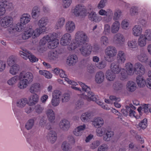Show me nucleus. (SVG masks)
I'll return each mask as SVG.
<instances>
[{"label":"nucleus","instance_id":"nucleus-22","mask_svg":"<svg viewBox=\"0 0 151 151\" xmlns=\"http://www.w3.org/2000/svg\"><path fill=\"white\" fill-rule=\"evenodd\" d=\"M85 128L86 125L84 124L78 127L73 131L74 134L77 136H81L82 134L83 131L85 129Z\"/></svg>","mask_w":151,"mask_h":151},{"label":"nucleus","instance_id":"nucleus-11","mask_svg":"<svg viewBox=\"0 0 151 151\" xmlns=\"http://www.w3.org/2000/svg\"><path fill=\"white\" fill-rule=\"evenodd\" d=\"M86 12L85 7L79 4L77 5L74 9V14L76 16H83Z\"/></svg>","mask_w":151,"mask_h":151},{"label":"nucleus","instance_id":"nucleus-54","mask_svg":"<svg viewBox=\"0 0 151 151\" xmlns=\"http://www.w3.org/2000/svg\"><path fill=\"white\" fill-rule=\"evenodd\" d=\"M126 109H122L121 110V112L124 116H126L128 115L129 111H131V109L128 106H126Z\"/></svg>","mask_w":151,"mask_h":151},{"label":"nucleus","instance_id":"nucleus-19","mask_svg":"<svg viewBox=\"0 0 151 151\" xmlns=\"http://www.w3.org/2000/svg\"><path fill=\"white\" fill-rule=\"evenodd\" d=\"M110 68L111 71L115 74L119 73L122 69L119 67L118 64L116 62H114L111 63Z\"/></svg>","mask_w":151,"mask_h":151},{"label":"nucleus","instance_id":"nucleus-16","mask_svg":"<svg viewBox=\"0 0 151 151\" xmlns=\"http://www.w3.org/2000/svg\"><path fill=\"white\" fill-rule=\"evenodd\" d=\"M57 134L56 132L52 130L50 131L47 136V138L51 143L53 144L57 139Z\"/></svg>","mask_w":151,"mask_h":151},{"label":"nucleus","instance_id":"nucleus-10","mask_svg":"<svg viewBox=\"0 0 151 151\" xmlns=\"http://www.w3.org/2000/svg\"><path fill=\"white\" fill-rule=\"evenodd\" d=\"M60 129L63 131H67L70 127V122L67 119H63L61 120L59 124Z\"/></svg>","mask_w":151,"mask_h":151},{"label":"nucleus","instance_id":"nucleus-64","mask_svg":"<svg viewBox=\"0 0 151 151\" xmlns=\"http://www.w3.org/2000/svg\"><path fill=\"white\" fill-rule=\"evenodd\" d=\"M107 1V0H101L98 4V8L99 9L103 8L105 6V4Z\"/></svg>","mask_w":151,"mask_h":151},{"label":"nucleus","instance_id":"nucleus-9","mask_svg":"<svg viewBox=\"0 0 151 151\" xmlns=\"http://www.w3.org/2000/svg\"><path fill=\"white\" fill-rule=\"evenodd\" d=\"M1 24L2 27L7 28L10 27L13 22V18L10 17L6 16L1 20Z\"/></svg>","mask_w":151,"mask_h":151},{"label":"nucleus","instance_id":"nucleus-44","mask_svg":"<svg viewBox=\"0 0 151 151\" xmlns=\"http://www.w3.org/2000/svg\"><path fill=\"white\" fill-rule=\"evenodd\" d=\"M40 87V84L38 83H36L32 84L29 89L30 92L34 93L37 91Z\"/></svg>","mask_w":151,"mask_h":151},{"label":"nucleus","instance_id":"nucleus-3","mask_svg":"<svg viewBox=\"0 0 151 151\" xmlns=\"http://www.w3.org/2000/svg\"><path fill=\"white\" fill-rule=\"evenodd\" d=\"M106 129L104 128H98L96 130V132L97 135L99 136H101L103 135V139L105 141H109L111 138L114 135V133L113 131H107L106 132Z\"/></svg>","mask_w":151,"mask_h":151},{"label":"nucleus","instance_id":"nucleus-21","mask_svg":"<svg viewBox=\"0 0 151 151\" xmlns=\"http://www.w3.org/2000/svg\"><path fill=\"white\" fill-rule=\"evenodd\" d=\"M78 59L76 55H70L67 59V63L70 66L74 65L77 62Z\"/></svg>","mask_w":151,"mask_h":151},{"label":"nucleus","instance_id":"nucleus-60","mask_svg":"<svg viewBox=\"0 0 151 151\" xmlns=\"http://www.w3.org/2000/svg\"><path fill=\"white\" fill-rule=\"evenodd\" d=\"M17 80V77L16 76H14L7 81V83L10 85H13L16 83Z\"/></svg>","mask_w":151,"mask_h":151},{"label":"nucleus","instance_id":"nucleus-25","mask_svg":"<svg viewBox=\"0 0 151 151\" xmlns=\"http://www.w3.org/2000/svg\"><path fill=\"white\" fill-rule=\"evenodd\" d=\"M126 89L129 92H134L136 89L135 83L133 81H129L127 84Z\"/></svg>","mask_w":151,"mask_h":151},{"label":"nucleus","instance_id":"nucleus-52","mask_svg":"<svg viewBox=\"0 0 151 151\" xmlns=\"http://www.w3.org/2000/svg\"><path fill=\"white\" fill-rule=\"evenodd\" d=\"M70 98V95L68 93H64L61 99V101L63 103H65L68 101Z\"/></svg>","mask_w":151,"mask_h":151},{"label":"nucleus","instance_id":"nucleus-31","mask_svg":"<svg viewBox=\"0 0 151 151\" xmlns=\"http://www.w3.org/2000/svg\"><path fill=\"white\" fill-rule=\"evenodd\" d=\"M92 114L91 112H86L82 114L81 117L82 121L86 122L89 121V120L92 116Z\"/></svg>","mask_w":151,"mask_h":151},{"label":"nucleus","instance_id":"nucleus-58","mask_svg":"<svg viewBox=\"0 0 151 151\" xmlns=\"http://www.w3.org/2000/svg\"><path fill=\"white\" fill-rule=\"evenodd\" d=\"M139 127L142 129H145L147 126V121L146 119H144L139 124Z\"/></svg>","mask_w":151,"mask_h":151},{"label":"nucleus","instance_id":"nucleus-1","mask_svg":"<svg viewBox=\"0 0 151 151\" xmlns=\"http://www.w3.org/2000/svg\"><path fill=\"white\" fill-rule=\"evenodd\" d=\"M78 83L82 88V90L80 88L76 87L75 86H72L71 87V88L76 90L80 91L81 93L82 92V94L86 96V98L88 101H94L98 105H101L102 103L97 100L96 96L94 94V93L91 91L89 87L81 82H79Z\"/></svg>","mask_w":151,"mask_h":151},{"label":"nucleus","instance_id":"nucleus-39","mask_svg":"<svg viewBox=\"0 0 151 151\" xmlns=\"http://www.w3.org/2000/svg\"><path fill=\"white\" fill-rule=\"evenodd\" d=\"M40 14V9L37 6L34 7L32 9V17L34 18H36L38 17Z\"/></svg>","mask_w":151,"mask_h":151},{"label":"nucleus","instance_id":"nucleus-59","mask_svg":"<svg viewBox=\"0 0 151 151\" xmlns=\"http://www.w3.org/2000/svg\"><path fill=\"white\" fill-rule=\"evenodd\" d=\"M60 99L52 97V99L51 100V104L52 105L54 106H58L60 103Z\"/></svg>","mask_w":151,"mask_h":151},{"label":"nucleus","instance_id":"nucleus-57","mask_svg":"<svg viewBox=\"0 0 151 151\" xmlns=\"http://www.w3.org/2000/svg\"><path fill=\"white\" fill-rule=\"evenodd\" d=\"M108 149V146L105 144H103L100 146L98 148V151H107Z\"/></svg>","mask_w":151,"mask_h":151},{"label":"nucleus","instance_id":"nucleus-26","mask_svg":"<svg viewBox=\"0 0 151 151\" xmlns=\"http://www.w3.org/2000/svg\"><path fill=\"white\" fill-rule=\"evenodd\" d=\"M48 19L46 17H43L40 19L38 23V25L40 28L45 31V27L47 24Z\"/></svg>","mask_w":151,"mask_h":151},{"label":"nucleus","instance_id":"nucleus-48","mask_svg":"<svg viewBox=\"0 0 151 151\" xmlns=\"http://www.w3.org/2000/svg\"><path fill=\"white\" fill-rule=\"evenodd\" d=\"M61 147L63 151H70L71 149L70 144L65 141H64L63 142Z\"/></svg>","mask_w":151,"mask_h":151},{"label":"nucleus","instance_id":"nucleus-56","mask_svg":"<svg viewBox=\"0 0 151 151\" xmlns=\"http://www.w3.org/2000/svg\"><path fill=\"white\" fill-rule=\"evenodd\" d=\"M62 95L61 91L59 90H55L52 93V97L60 99V97Z\"/></svg>","mask_w":151,"mask_h":151},{"label":"nucleus","instance_id":"nucleus-13","mask_svg":"<svg viewBox=\"0 0 151 151\" xmlns=\"http://www.w3.org/2000/svg\"><path fill=\"white\" fill-rule=\"evenodd\" d=\"M21 23H18L15 25H12L9 28L8 31L10 33H12L16 31H22L24 28V26Z\"/></svg>","mask_w":151,"mask_h":151},{"label":"nucleus","instance_id":"nucleus-12","mask_svg":"<svg viewBox=\"0 0 151 151\" xmlns=\"http://www.w3.org/2000/svg\"><path fill=\"white\" fill-rule=\"evenodd\" d=\"M134 69L136 73L139 75L142 76L145 72V69L144 66L141 63H135Z\"/></svg>","mask_w":151,"mask_h":151},{"label":"nucleus","instance_id":"nucleus-46","mask_svg":"<svg viewBox=\"0 0 151 151\" xmlns=\"http://www.w3.org/2000/svg\"><path fill=\"white\" fill-rule=\"evenodd\" d=\"M138 59L140 62H145L148 59V57L147 55L144 53H142L140 55H138Z\"/></svg>","mask_w":151,"mask_h":151},{"label":"nucleus","instance_id":"nucleus-27","mask_svg":"<svg viewBox=\"0 0 151 151\" xmlns=\"http://www.w3.org/2000/svg\"><path fill=\"white\" fill-rule=\"evenodd\" d=\"M30 19V16L28 14H24L22 15L20 19V23L25 25L29 22Z\"/></svg>","mask_w":151,"mask_h":151},{"label":"nucleus","instance_id":"nucleus-23","mask_svg":"<svg viewBox=\"0 0 151 151\" xmlns=\"http://www.w3.org/2000/svg\"><path fill=\"white\" fill-rule=\"evenodd\" d=\"M114 40L117 44L120 45L124 42V37L122 34L117 33L114 35Z\"/></svg>","mask_w":151,"mask_h":151},{"label":"nucleus","instance_id":"nucleus-5","mask_svg":"<svg viewBox=\"0 0 151 151\" xmlns=\"http://www.w3.org/2000/svg\"><path fill=\"white\" fill-rule=\"evenodd\" d=\"M19 54L24 59H29L32 63L35 62L38 60V58L32 55L29 51L26 50H23L22 51H20Z\"/></svg>","mask_w":151,"mask_h":151},{"label":"nucleus","instance_id":"nucleus-63","mask_svg":"<svg viewBox=\"0 0 151 151\" xmlns=\"http://www.w3.org/2000/svg\"><path fill=\"white\" fill-rule=\"evenodd\" d=\"M128 45L131 48H135L137 46V42L135 40H132L131 41L128 42Z\"/></svg>","mask_w":151,"mask_h":151},{"label":"nucleus","instance_id":"nucleus-2","mask_svg":"<svg viewBox=\"0 0 151 151\" xmlns=\"http://www.w3.org/2000/svg\"><path fill=\"white\" fill-rule=\"evenodd\" d=\"M33 78V76L32 73L22 72L19 76L20 80L18 84V87L21 89L26 88L28 84L32 82Z\"/></svg>","mask_w":151,"mask_h":151},{"label":"nucleus","instance_id":"nucleus-28","mask_svg":"<svg viewBox=\"0 0 151 151\" xmlns=\"http://www.w3.org/2000/svg\"><path fill=\"white\" fill-rule=\"evenodd\" d=\"M75 28V24L73 22L69 21L66 23L65 29L68 32L70 33L72 32L74 30Z\"/></svg>","mask_w":151,"mask_h":151},{"label":"nucleus","instance_id":"nucleus-6","mask_svg":"<svg viewBox=\"0 0 151 151\" xmlns=\"http://www.w3.org/2000/svg\"><path fill=\"white\" fill-rule=\"evenodd\" d=\"M106 55L109 57L108 58L105 57V59L108 62H111L113 60L111 59V58L114 56L116 54L117 51L116 48L113 46H109L105 50Z\"/></svg>","mask_w":151,"mask_h":151},{"label":"nucleus","instance_id":"nucleus-42","mask_svg":"<svg viewBox=\"0 0 151 151\" xmlns=\"http://www.w3.org/2000/svg\"><path fill=\"white\" fill-rule=\"evenodd\" d=\"M65 22V19L64 18L62 17L59 19L57 23L55 28L58 29L63 27Z\"/></svg>","mask_w":151,"mask_h":151},{"label":"nucleus","instance_id":"nucleus-47","mask_svg":"<svg viewBox=\"0 0 151 151\" xmlns=\"http://www.w3.org/2000/svg\"><path fill=\"white\" fill-rule=\"evenodd\" d=\"M44 32H45V31L43 30L41 28H37L35 29L34 31L33 30L32 36L33 38H35V37L39 36L41 33Z\"/></svg>","mask_w":151,"mask_h":151},{"label":"nucleus","instance_id":"nucleus-45","mask_svg":"<svg viewBox=\"0 0 151 151\" xmlns=\"http://www.w3.org/2000/svg\"><path fill=\"white\" fill-rule=\"evenodd\" d=\"M34 120L33 119H29L26 123L25 127L27 130L31 129L34 125Z\"/></svg>","mask_w":151,"mask_h":151},{"label":"nucleus","instance_id":"nucleus-50","mask_svg":"<svg viewBox=\"0 0 151 151\" xmlns=\"http://www.w3.org/2000/svg\"><path fill=\"white\" fill-rule=\"evenodd\" d=\"M113 86L115 90L118 91L122 90L123 86L122 83L119 82H116L113 84Z\"/></svg>","mask_w":151,"mask_h":151},{"label":"nucleus","instance_id":"nucleus-36","mask_svg":"<svg viewBox=\"0 0 151 151\" xmlns=\"http://www.w3.org/2000/svg\"><path fill=\"white\" fill-rule=\"evenodd\" d=\"M89 19L92 22H97L98 21V17L95 12L92 11L88 13Z\"/></svg>","mask_w":151,"mask_h":151},{"label":"nucleus","instance_id":"nucleus-8","mask_svg":"<svg viewBox=\"0 0 151 151\" xmlns=\"http://www.w3.org/2000/svg\"><path fill=\"white\" fill-rule=\"evenodd\" d=\"M92 49V47L89 43L81 45L79 48L81 54L85 56L89 55L91 54Z\"/></svg>","mask_w":151,"mask_h":151},{"label":"nucleus","instance_id":"nucleus-51","mask_svg":"<svg viewBox=\"0 0 151 151\" xmlns=\"http://www.w3.org/2000/svg\"><path fill=\"white\" fill-rule=\"evenodd\" d=\"M100 42L102 45L106 46L109 43V40L107 37L102 36L101 38Z\"/></svg>","mask_w":151,"mask_h":151},{"label":"nucleus","instance_id":"nucleus-20","mask_svg":"<svg viewBox=\"0 0 151 151\" xmlns=\"http://www.w3.org/2000/svg\"><path fill=\"white\" fill-rule=\"evenodd\" d=\"M125 69L127 75H132L134 74V68L133 67V65L131 63H128L126 64Z\"/></svg>","mask_w":151,"mask_h":151},{"label":"nucleus","instance_id":"nucleus-17","mask_svg":"<svg viewBox=\"0 0 151 151\" xmlns=\"http://www.w3.org/2000/svg\"><path fill=\"white\" fill-rule=\"evenodd\" d=\"M60 54L56 50H53L49 52L48 54V58L51 60L57 61L60 57Z\"/></svg>","mask_w":151,"mask_h":151},{"label":"nucleus","instance_id":"nucleus-34","mask_svg":"<svg viewBox=\"0 0 151 151\" xmlns=\"http://www.w3.org/2000/svg\"><path fill=\"white\" fill-rule=\"evenodd\" d=\"M19 69V66L18 65L14 64L10 68L9 72L12 75H14L18 72Z\"/></svg>","mask_w":151,"mask_h":151},{"label":"nucleus","instance_id":"nucleus-33","mask_svg":"<svg viewBox=\"0 0 151 151\" xmlns=\"http://www.w3.org/2000/svg\"><path fill=\"white\" fill-rule=\"evenodd\" d=\"M120 27V23L118 21L115 22L113 24L111 28V32L113 33L117 32Z\"/></svg>","mask_w":151,"mask_h":151},{"label":"nucleus","instance_id":"nucleus-37","mask_svg":"<svg viewBox=\"0 0 151 151\" xmlns=\"http://www.w3.org/2000/svg\"><path fill=\"white\" fill-rule=\"evenodd\" d=\"M136 82L138 86L140 87H143L146 82L143 79L142 76L140 75H139V76L137 77Z\"/></svg>","mask_w":151,"mask_h":151},{"label":"nucleus","instance_id":"nucleus-30","mask_svg":"<svg viewBox=\"0 0 151 151\" xmlns=\"http://www.w3.org/2000/svg\"><path fill=\"white\" fill-rule=\"evenodd\" d=\"M33 31V29L32 28H29L25 31L24 33L22 34V37L23 40H26L28 39L29 37H30Z\"/></svg>","mask_w":151,"mask_h":151},{"label":"nucleus","instance_id":"nucleus-62","mask_svg":"<svg viewBox=\"0 0 151 151\" xmlns=\"http://www.w3.org/2000/svg\"><path fill=\"white\" fill-rule=\"evenodd\" d=\"M100 144V142L98 140L93 142L90 145V147L92 149H94L97 147Z\"/></svg>","mask_w":151,"mask_h":151},{"label":"nucleus","instance_id":"nucleus-49","mask_svg":"<svg viewBox=\"0 0 151 151\" xmlns=\"http://www.w3.org/2000/svg\"><path fill=\"white\" fill-rule=\"evenodd\" d=\"M122 14L121 10L119 9L115 10L113 17V19L114 20H117L120 17Z\"/></svg>","mask_w":151,"mask_h":151},{"label":"nucleus","instance_id":"nucleus-38","mask_svg":"<svg viewBox=\"0 0 151 151\" xmlns=\"http://www.w3.org/2000/svg\"><path fill=\"white\" fill-rule=\"evenodd\" d=\"M106 76L107 79L109 81H113L115 78V73L110 70L106 72Z\"/></svg>","mask_w":151,"mask_h":151},{"label":"nucleus","instance_id":"nucleus-53","mask_svg":"<svg viewBox=\"0 0 151 151\" xmlns=\"http://www.w3.org/2000/svg\"><path fill=\"white\" fill-rule=\"evenodd\" d=\"M138 12V8L137 6H132L130 9V13L132 16L137 14Z\"/></svg>","mask_w":151,"mask_h":151},{"label":"nucleus","instance_id":"nucleus-40","mask_svg":"<svg viewBox=\"0 0 151 151\" xmlns=\"http://www.w3.org/2000/svg\"><path fill=\"white\" fill-rule=\"evenodd\" d=\"M109 99L110 100L112 101L116 102L114 103V105L115 107L118 108H119L121 107V105L117 102L119 101L120 100L119 98L116 97V96H109Z\"/></svg>","mask_w":151,"mask_h":151},{"label":"nucleus","instance_id":"nucleus-24","mask_svg":"<svg viewBox=\"0 0 151 151\" xmlns=\"http://www.w3.org/2000/svg\"><path fill=\"white\" fill-rule=\"evenodd\" d=\"M104 122V120L102 118L100 117H96L93 119V125L96 127H98L102 126Z\"/></svg>","mask_w":151,"mask_h":151},{"label":"nucleus","instance_id":"nucleus-14","mask_svg":"<svg viewBox=\"0 0 151 151\" xmlns=\"http://www.w3.org/2000/svg\"><path fill=\"white\" fill-rule=\"evenodd\" d=\"M71 36L69 33L65 34L61 39L60 44L63 45H68L71 41Z\"/></svg>","mask_w":151,"mask_h":151},{"label":"nucleus","instance_id":"nucleus-29","mask_svg":"<svg viewBox=\"0 0 151 151\" xmlns=\"http://www.w3.org/2000/svg\"><path fill=\"white\" fill-rule=\"evenodd\" d=\"M39 100L38 96L36 94H33L29 98L28 104L30 106H33L36 104Z\"/></svg>","mask_w":151,"mask_h":151},{"label":"nucleus","instance_id":"nucleus-55","mask_svg":"<svg viewBox=\"0 0 151 151\" xmlns=\"http://www.w3.org/2000/svg\"><path fill=\"white\" fill-rule=\"evenodd\" d=\"M146 39L148 40H151V30L148 29L146 30L143 35Z\"/></svg>","mask_w":151,"mask_h":151},{"label":"nucleus","instance_id":"nucleus-32","mask_svg":"<svg viewBox=\"0 0 151 151\" xmlns=\"http://www.w3.org/2000/svg\"><path fill=\"white\" fill-rule=\"evenodd\" d=\"M132 31L134 35L136 36H138L141 34L142 29L140 26L136 25L133 28Z\"/></svg>","mask_w":151,"mask_h":151},{"label":"nucleus","instance_id":"nucleus-7","mask_svg":"<svg viewBox=\"0 0 151 151\" xmlns=\"http://www.w3.org/2000/svg\"><path fill=\"white\" fill-rule=\"evenodd\" d=\"M12 4L9 1L4 0L0 1V16L3 15L6 12V9H12Z\"/></svg>","mask_w":151,"mask_h":151},{"label":"nucleus","instance_id":"nucleus-41","mask_svg":"<svg viewBox=\"0 0 151 151\" xmlns=\"http://www.w3.org/2000/svg\"><path fill=\"white\" fill-rule=\"evenodd\" d=\"M146 40L143 35L140 36L138 39V44L140 47H143L146 44Z\"/></svg>","mask_w":151,"mask_h":151},{"label":"nucleus","instance_id":"nucleus-18","mask_svg":"<svg viewBox=\"0 0 151 151\" xmlns=\"http://www.w3.org/2000/svg\"><path fill=\"white\" fill-rule=\"evenodd\" d=\"M104 73L101 71H99L96 74L95 80L96 83H101L104 81Z\"/></svg>","mask_w":151,"mask_h":151},{"label":"nucleus","instance_id":"nucleus-35","mask_svg":"<svg viewBox=\"0 0 151 151\" xmlns=\"http://www.w3.org/2000/svg\"><path fill=\"white\" fill-rule=\"evenodd\" d=\"M126 60V56L124 52L119 51L118 54L117 60L119 63H124Z\"/></svg>","mask_w":151,"mask_h":151},{"label":"nucleus","instance_id":"nucleus-4","mask_svg":"<svg viewBox=\"0 0 151 151\" xmlns=\"http://www.w3.org/2000/svg\"><path fill=\"white\" fill-rule=\"evenodd\" d=\"M88 39L86 34L82 31H78L76 33L75 40L80 46L87 43L86 42L88 41Z\"/></svg>","mask_w":151,"mask_h":151},{"label":"nucleus","instance_id":"nucleus-61","mask_svg":"<svg viewBox=\"0 0 151 151\" xmlns=\"http://www.w3.org/2000/svg\"><path fill=\"white\" fill-rule=\"evenodd\" d=\"M55 40L52 41L50 42L49 45L52 48H54L57 47L59 43V40L58 39H55Z\"/></svg>","mask_w":151,"mask_h":151},{"label":"nucleus","instance_id":"nucleus-43","mask_svg":"<svg viewBox=\"0 0 151 151\" xmlns=\"http://www.w3.org/2000/svg\"><path fill=\"white\" fill-rule=\"evenodd\" d=\"M27 99L26 98L22 99L19 100L17 104V106L20 108H23L27 104Z\"/></svg>","mask_w":151,"mask_h":151},{"label":"nucleus","instance_id":"nucleus-15","mask_svg":"<svg viewBox=\"0 0 151 151\" xmlns=\"http://www.w3.org/2000/svg\"><path fill=\"white\" fill-rule=\"evenodd\" d=\"M45 113L49 121L52 123H55V114L53 110L51 109H48L46 111Z\"/></svg>","mask_w":151,"mask_h":151}]
</instances>
